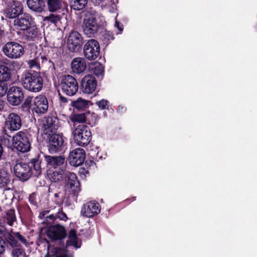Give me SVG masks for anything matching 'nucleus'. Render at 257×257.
I'll return each instance as SVG.
<instances>
[{
	"label": "nucleus",
	"mask_w": 257,
	"mask_h": 257,
	"mask_svg": "<svg viewBox=\"0 0 257 257\" xmlns=\"http://www.w3.org/2000/svg\"><path fill=\"white\" fill-rule=\"evenodd\" d=\"M102 37L107 43L114 39L112 33L109 31H105L102 35Z\"/></svg>",
	"instance_id": "nucleus-44"
},
{
	"label": "nucleus",
	"mask_w": 257,
	"mask_h": 257,
	"mask_svg": "<svg viewBox=\"0 0 257 257\" xmlns=\"http://www.w3.org/2000/svg\"><path fill=\"white\" fill-rule=\"evenodd\" d=\"M6 126L10 131H16L19 130L22 126L21 118L16 113L9 114L5 121Z\"/></svg>",
	"instance_id": "nucleus-16"
},
{
	"label": "nucleus",
	"mask_w": 257,
	"mask_h": 257,
	"mask_svg": "<svg viewBox=\"0 0 257 257\" xmlns=\"http://www.w3.org/2000/svg\"><path fill=\"white\" fill-rule=\"evenodd\" d=\"M87 2L88 0H71L70 4L74 10L79 11L85 7Z\"/></svg>",
	"instance_id": "nucleus-33"
},
{
	"label": "nucleus",
	"mask_w": 257,
	"mask_h": 257,
	"mask_svg": "<svg viewBox=\"0 0 257 257\" xmlns=\"http://www.w3.org/2000/svg\"><path fill=\"white\" fill-rule=\"evenodd\" d=\"M123 109V107L119 106L118 107L117 110H118V111H121V112H122V111Z\"/></svg>",
	"instance_id": "nucleus-55"
},
{
	"label": "nucleus",
	"mask_w": 257,
	"mask_h": 257,
	"mask_svg": "<svg viewBox=\"0 0 257 257\" xmlns=\"http://www.w3.org/2000/svg\"><path fill=\"white\" fill-rule=\"evenodd\" d=\"M63 139L60 135L53 134L49 138V150L51 153L58 151L63 144Z\"/></svg>",
	"instance_id": "nucleus-20"
},
{
	"label": "nucleus",
	"mask_w": 257,
	"mask_h": 257,
	"mask_svg": "<svg viewBox=\"0 0 257 257\" xmlns=\"http://www.w3.org/2000/svg\"><path fill=\"white\" fill-rule=\"evenodd\" d=\"M60 86L62 91L69 96L75 94L78 89V85L76 80L70 75L63 76Z\"/></svg>",
	"instance_id": "nucleus-5"
},
{
	"label": "nucleus",
	"mask_w": 257,
	"mask_h": 257,
	"mask_svg": "<svg viewBox=\"0 0 257 257\" xmlns=\"http://www.w3.org/2000/svg\"><path fill=\"white\" fill-rule=\"evenodd\" d=\"M48 236L53 239H60L66 235L65 228L60 225H56L50 227L47 231Z\"/></svg>",
	"instance_id": "nucleus-19"
},
{
	"label": "nucleus",
	"mask_w": 257,
	"mask_h": 257,
	"mask_svg": "<svg viewBox=\"0 0 257 257\" xmlns=\"http://www.w3.org/2000/svg\"><path fill=\"white\" fill-rule=\"evenodd\" d=\"M14 169L16 176L24 181L28 180L32 175L31 167L25 163H17Z\"/></svg>",
	"instance_id": "nucleus-11"
},
{
	"label": "nucleus",
	"mask_w": 257,
	"mask_h": 257,
	"mask_svg": "<svg viewBox=\"0 0 257 257\" xmlns=\"http://www.w3.org/2000/svg\"><path fill=\"white\" fill-rule=\"evenodd\" d=\"M6 137H8V138H10V137L9 136H8V135H7V136H6Z\"/></svg>",
	"instance_id": "nucleus-57"
},
{
	"label": "nucleus",
	"mask_w": 257,
	"mask_h": 257,
	"mask_svg": "<svg viewBox=\"0 0 257 257\" xmlns=\"http://www.w3.org/2000/svg\"><path fill=\"white\" fill-rule=\"evenodd\" d=\"M100 211V208L99 203L91 201L83 205L81 213L83 216L90 218L96 215Z\"/></svg>",
	"instance_id": "nucleus-15"
},
{
	"label": "nucleus",
	"mask_w": 257,
	"mask_h": 257,
	"mask_svg": "<svg viewBox=\"0 0 257 257\" xmlns=\"http://www.w3.org/2000/svg\"><path fill=\"white\" fill-rule=\"evenodd\" d=\"M67 245H72L78 248L80 246V244L78 240L76 231L74 229H71L68 233V240L67 241Z\"/></svg>",
	"instance_id": "nucleus-29"
},
{
	"label": "nucleus",
	"mask_w": 257,
	"mask_h": 257,
	"mask_svg": "<svg viewBox=\"0 0 257 257\" xmlns=\"http://www.w3.org/2000/svg\"><path fill=\"white\" fill-rule=\"evenodd\" d=\"M99 27L94 13L87 12L83 21L82 28L85 35L91 37L96 34Z\"/></svg>",
	"instance_id": "nucleus-2"
},
{
	"label": "nucleus",
	"mask_w": 257,
	"mask_h": 257,
	"mask_svg": "<svg viewBox=\"0 0 257 257\" xmlns=\"http://www.w3.org/2000/svg\"><path fill=\"white\" fill-rule=\"evenodd\" d=\"M89 102L90 101L80 97L76 100L72 101L71 105L77 109L83 110L88 107Z\"/></svg>",
	"instance_id": "nucleus-31"
},
{
	"label": "nucleus",
	"mask_w": 257,
	"mask_h": 257,
	"mask_svg": "<svg viewBox=\"0 0 257 257\" xmlns=\"http://www.w3.org/2000/svg\"><path fill=\"white\" fill-rule=\"evenodd\" d=\"M14 148L22 153H26L31 149V143L27 134L23 131L16 133L13 137Z\"/></svg>",
	"instance_id": "nucleus-4"
},
{
	"label": "nucleus",
	"mask_w": 257,
	"mask_h": 257,
	"mask_svg": "<svg viewBox=\"0 0 257 257\" xmlns=\"http://www.w3.org/2000/svg\"><path fill=\"white\" fill-rule=\"evenodd\" d=\"M71 68L73 73L80 74L83 72L86 68L85 60L80 57L74 58L71 63Z\"/></svg>",
	"instance_id": "nucleus-22"
},
{
	"label": "nucleus",
	"mask_w": 257,
	"mask_h": 257,
	"mask_svg": "<svg viewBox=\"0 0 257 257\" xmlns=\"http://www.w3.org/2000/svg\"><path fill=\"white\" fill-rule=\"evenodd\" d=\"M34 19L32 17L27 13L24 14L20 17L15 19L14 25L15 27L21 30H26L33 24Z\"/></svg>",
	"instance_id": "nucleus-17"
},
{
	"label": "nucleus",
	"mask_w": 257,
	"mask_h": 257,
	"mask_svg": "<svg viewBox=\"0 0 257 257\" xmlns=\"http://www.w3.org/2000/svg\"><path fill=\"white\" fill-rule=\"evenodd\" d=\"M56 218H58L60 220L66 221L68 219V217L66 214L63 212L62 210L59 211L57 214H56Z\"/></svg>",
	"instance_id": "nucleus-46"
},
{
	"label": "nucleus",
	"mask_w": 257,
	"mask_h": 257,
	"mask_svg": "<svg viewBox=\"0 0 257 257\" xmlns=\"http://www.w3.org/2000/svg\"><path fill=\"white\" fill-rule=\"evenodd\" d=\"M85 159V151L83 149L77 148L70 152L68 161L73 166L81 165Z\"/></svg>",
	"instance_id": "nucleus-12"
},
{
	"label": "nucleus",
	"mask_w": 257,
	"mask_h": 257,
	"mask_svg": "<svg viewBox=\"0 0 257 257\" xmlns=\"http://www.w3.org/2000/svg\"><path fill=\"white\" fill-rule=\"evenodd\" d=\"M45 160L48 166L50 168L49 169H56L58 168V169H61L63 168L65 159L61 156H48L45 157Z\"/></svg>",
	"instance_id": "nucleus-21"
},
{
	"label": "nucleus",
	"mask_w": 257,
	"mask_h": 257,
	"mask_svg": "<svg viewBox=\"0 0 257 257\" xmlns=\"http://www.w3.org/2000/svg\"><path fill=\"white\" fill-rule=\"evenodd\" d=\"M4 238L13 246L16 245V241L14 236L9 232H6L3 235Z\"/></svg>",
	"instance_id": "nucleus-39"
},
{
	"label": "nucleus",
	"mask_w": 257,
	"mask_h": 257,
	"mask_svg": "<svg viewBox=\"0 0 257 257\" xmlns=\"http://www.w3.org/2000/svg\"><path fill=\"white\" fill-rule=\"evenodd\" d=\"M73 135L75 142L79 146L87 145L91 140V132L84 125L77 126L73 132Z\"/></svg>",
	"instance_id": "nucleus-3"
},
{
	"label": "nucleus",
	"mask_w": 257,
	"mask_h": 257,
	"mask_svg": "<svg viewBox=\"0 0 257 257\" xmlns=\"http://www.w3.org/2000/svg\"><path fill=\"white\" fill-rule=\"evenodd\" d=\"M83 43L81 35L76 31L71 32L67 39V44L69 50L72 52L78 51Z\"/></svg>",
	"instance_id": "nucleus-10"
},
{
	"label": "nucleus",
	"mask_w": 257,
	"mask_h": 257,
	"mask_svg": "<svg viewBox=\"0 0 257 257\" xmlns=\"http://www.w3.org/2000/svg\"><path fill=\"white\" fill-rule=\"evenodd\" d=\"M39 51H41V50L39 49L38 51H37L34 59L28 61V64L30 68L39 69L41 62L42 63H43L45 62H47L48 61L46 57L39 52Z\"/></svg>",
	"instance_id": "nucleus-24"
},
{
	"label": "nucleus",
	"mask_w": 257,
	"mask_h": 257,
	"mask_svg": "<svg viewBox=\"0 0 257 257\" xmlns=\"http://www.w3.org/2000/svg\"><path fill=\"white\" fill-rule=\"evenodd\" d=\"M5 251V246L4 240H0V254L3 253Z\"/></svg>",
	"instance_id": "nucleus-49"
},
{
	"label": "nucleus",
	"mask_w": 257,
	"mask_h": 257,
	"mask_svg": "<svg viewBox=\"0 0 257 257\" xmlns=\"http://www.w3.org/2000/svg\"><path fill=\"white\" fill-rule=\"evenodd\" d=\"M32 107L33 110L37 113H45L48 108V102L46 97L42 95L34 97Z\"/></svg>",
	"instance_id": "nucleus-14"
},
{
	"label": "nucleus",
	"mask_w": 257,
	"mask_h": 257,
	"mask_svg": "<svg viewBox=\"0 0 257 257\" xmlns=\"http://www.w3.org/2000/svg\"><path fill=\"white\" fill-rule=\"evenodd\" d=\"M99 43L94 39L88 40L84 46V55L88 60H92L97 58L99 54Z\"/></svg>",
	"instance_id": "nucleus-8"
},
{
	"label": "nucleus",
	"mask_w": 257,
	"mask_h": 257,
	"mask_svg": "<svg viewBox=\"0 0 257 257\" xmlns=\"http://www.w3.org/2000/svg\"><path fill=\"white\" fill-rule=\"evenodd\" d=\"M63 5L61 0H48L47 6L48 10L51 12H56L60 10Z\"/></svg>",
	"instance_id": "nucleus-30"
},
{
	"label": "nucleus",
	"mask_w": 257,
	"mask_h": 257,
	"mask_svg": "<svg viewBox=\"0 0 257 257\" xmlns=\"http://www.w3.org/2000/svg\"><path fill=\"white\" fill-rule=\"evenodd\" d=\"M60 16L56 14H50L44 19V21H48V22H51L53 24H56L60 21Z\"/></svg>",
	"instance_id": "nucleus-38"
},
{
	"label": "nucleus",
	"mask_w": 257,
	"mask_h": 257,
	"mask_svg": "<svg viewBox=\"0 0 257 257\" xmlns=\"http://www.w3.org/2000/svg\"><path fill=\"white\" fill-rule=\"evenodd\" d=\"M48 62V63H49L50 64H51V65H53V64H52V63L51 62V61L50 60H49Z\"/></svg>",
	"instance_id": "nucleus-56"
},
{
	"label": "nucleus",
	"mask_w": 257,
	"mask_h": 257,
	"mask_svg": "<svg viewBox=\"0 0 257 257\" xmlns=\"http://www.w3.org/2000/svg\"><path fill=\"white\" fill-rule=\"evenodd\" d=\"M34 170L36 171V175L41 173L40 162L39 160H34L32 161Z\"/></svg>",
	"instance_id": "nucleus-42"
},
{
	"label": "nucleus",
	"mask_w": 257,
	"mask_h": 257,
	"mask_svg": "<svg viewBox=\"0 0 257 257\" xmlns=\"http://www.w3.org/2000/svg\"><path fill=\"white\" fill-rule=\"evenodd\" d=\"M103 0H91V1L96 5H99Z\"/></svg>",
	"instance_id": "nucleus-52"
},
{
	"label": "nucleus",
	"mask_w": 257,
	"mask_h": 257,
	"mask_svg": "<svg viewBox=\"0 0 257 257\" xmlns=\"http://www.w3.org/2000/svg\"><path fill=\"white\" fill-rule=\"evenodd\" d=\"M69 118L73 122L83 123L85 122L86 117L84 113H73L69 116Z\"/></svg>",
	"instance_id": "nucleus-35"
},
{
	"label": "nucleus",
	"mask_w": 257,
	"mask_h": 257,
	"mask_svg": "<svg viewBox=\"0 0 257 257\" xmlns=\"http://www.w3.org/2000/svg\"><path fill=\"white\" fill-rule=\"evenodd\" d=\"M20 82L24 88L27 90L38 92L41 90L43 81L39 73L25 71L22 75Z\"/></svg>",
	"instance_id": "nucleus-1"
},
{
	"label": "nucleus",
	"mask_w": 257,
	"mask_h": 257,
	"mask_svg": "<svg viewBox=\"0 0 257 257\" xmlns=\"http://www.w3.org/2000/svg\"><path fill=\"white\" fill-rule=\"evenodd\" d=\"M11 78V73L8 67L0 65V82L9 81Z\"/></svg>",
	"instance_id": "nucleus-28"
},
{
	"label": "nucleus",
	"mask_w": 257,
	"mask_h": 257,
	"mask_svg": "<svg viewBox=\"0 0 257 257\" xmlns=\"http://www.w3.org/2000/svg\"><path fill=\"white\" fill-rule=\"evenodd\" d=\"M66 172L67 171L63 169L55 170L49 169L47 171V175L52 182H57L63 180Z\"/></svg>",
	"instance_id": "nucleus-25"
},
{
	"label": "nucleus",
	"mask_w": 257,
	"mask_h": 257,
	"mask_svg": "<svg viewBox=\"0 0 257 257\" xmlns=\"http://www.w3.org/2000/svg\"><path fill=\"white\" fill-rule=\"evenodd\" d=\"M108 101L106 100L102 99L98 102L97 104L99 108L104 109L108 107Z\"/></svg>",
	"instance_id": "nucleus-45"
},
{
	"label": "nucleus",
	"mask_w": 257,
	"mask_h": 257,
	"mask_svg": "<svg viewBox=\"0 0 257 257\" xmlns=\"http://www.w3.org/2000/svg\"><path fill=\"white\" fill-rule=\"evenodd\" d=\"M3 49L5 55L11 59H18L24 53L23 47L15 42L7 43L4 46Z\"/></svg>",
	"instance_id": "nucleus-6"
},
{
	"label": "nucleus",
	"mask_w": 257,
	"mask_h": 257,
	"mask_svg": "<svg viewBox=\"0 0 257 257\" xmlns=\"http://www.w3.org/2000/svg\"><path fill=\"white\" fill-rule=\"evenodd\" d=\"M91 71L97 76H102L104 73V67L99 62L91 63L89 66Z\"/></svg>",
	"instance_id": "nucleus-32"
},
{
	"label": "nucleus",
	"mask_w": 257,
	"mask_h": 257,
	"mask_svg": "<svg viewBox=\"0 0 257 257\" xmlns=\"http://www.w3.org/2000/svg\"><path fill=\"white\" fill-rule=\"evenodd\" d=\"M4 108V102L0 100V110L3 109Z\"/></svg>",
	"instance_id": "nucleus-54"
},
{
	"label": "nucleus",
	"mask_w": 257,
	"mask_h": 257,
	"mask_svg": "<svg viewBox=\"0 0 257 257\" xmlns=\"http://www.w3.org/2000/svg\"><path fill=\"white\" fill-rule=\"evenodd\" d=\"M34 98L31 96H28L25 101V105L27 106L31 105L32 106V104H33Z\"/></svg>",
	"instance_id": "nucleus-48"
},
{
	"label": "nucleus",
	"mask_w": 257,
	"mask_h": 257,
	"mask_svg": "<svg viewBox=\"0 0 257 257\" xmlns=\"http://www.w3.org/2000/svg\"><path fill=\"white\" fill-rule=\"evenodd\" d=\"M24 94L21 88L17 86L11 87L7 94L8 102L13 105H18L22 101Z\"/></svg>",
	"instance_id": "nucleus-9"
},
{
	"label": "nucleus",
	"mask_w": 257,
	"mask_h": 257,
	"mask_svg": "<svg viewBox=\"0 0 257 257\" xmlns=\"http://www.w3.org/2000/svg\"><path fill=\"white\" fill-rule=\"evenodd\" d=\"M115 26L116 27L118 28V29L119 30H120V31L122 30V28L120 26L119 23L118 22H117L116 21L115 22Z\"/></svg>",
	"instance_id": "nucleus-53"
},
{
	"label": "nucleus",
	"mask_w": 257,
	"mask_h": 257,
	"mask_svg": "<svg viewBox=\"0 0 257 257\" xmlns=\"http://www.w3.org/2000/svg\"><path fill=\"white\" fill-rule=\"evenodd\" d=\"M97 82L95 78L91 75H85L81 80V88L86 94H91L96 89Z\"/></svg>",
	"instance_id": "nucleus-13"
},
{
	"label": "nucleus",
	"mask_w": 257,
	"mask_h": 257,
	"mask_svg": "<svg viewBox=\"0 0 257 257\" xmlns=\"http://www.w3.org/2000/svg\"><path fill=\"white\" fill-rule=\"evenodd\" d=\"M8 91V85L6 82H0V97L4 96Z\"/></svg>",
	"instance_id": "nucleus-41"
},
{
	"label": "nucleus",
	"mask_w": 257,
	"mask_h": 257,
	"mask_svg": "<svg viewBox=\"0 0 257 257\" xmlns=\"http://www.w3.org/2000/svg\"><path fill=\"white\" fill-rule=\"evenodd\" d=\"M5 230V227L3 225L0 224V234L3 235L5 234V233H6Z\"/></svg>",
	"instance_id": "nucleus-50"
},
{
	"label": "nucleus",
	"mask_w": 257,
	"mask_h": 257,
	"mask_svg": "<svg viewBox=\"0 0 257 257\" xmlns=\"http://www.w3.org/2000/svg\"><path fill=\"white\" fill-rule=\"evenodd\" d=\"M15 236L17 237L19 240L21 241L24 244L27 245V240L23 237L21 234H20L19 232H17L15 233Z\"/></svg>",
	"instance_id": "nucleus-47"
},
{
	"label": "nucleus",
	"mask_w": 257,
	"mask_h": 257,
	"mask_svg": "<svg viewBox=\"0 0 257 257\" xmlns=\"http://www.w3.org/2000/svg\"><path fill=\"white\" fill-rule=\"evenodd\" d=\"M47 250V254L50 257H72V255L68 254L64 248H52L48 245Z\"/></svg>",
	"instance_id": "nucleus-26"
},
{
	"label": "nucleus",
	"mask_w": 257,
	"mask_h": 257,
	"mask_svg": "<svg viewBox=\"0 0 257 257\" xmlns=\"http://www.w3.org/2000/svg\"><path fill=\"white\" fill-rule=\"evenodd\" d=\"M67 177V185L73 192H77L80 191V184L77 180L76 175L72 172L67 171L66 173Z\"/></svg>",
	"instance_id": "nucleus-23"
},
{
	"label": "nucleus",
	"mask_w": 257,
	"mask_h": 257,
	"mask_svg": "<svg viewBox=\"0 0 257 257\" xmlns=\"http://www.w3.org/2000/svg\"><path fill=\"white\" fill-rule=\"evenodd\" d=\"M27 3L30 9L37 12H42L45 7L43 0H28Z\"/></svg>",
	"instance_id": "nucleus-27"
},
{
	"label": "nucleus",
	"mask_w": 257,
	"mask_h": 257,
	"mask_svg": "<svg viewBox=\"0 0 257 257\" xmlns=\"http://www.w3.org/2000/svg\"><path fill=\"white\" fill-rule=\"evenodd\" d=\"M59 126V119L57 117H48L43 123L44 133L50 136V133L55 132Z\"/></svg>",
	"instance_id": "nucleus-18"
},
{
	"label": "nucleus",
	"mask_w": 257,
	"mask_h": 257,
	"mask_svg": "<svg viewBox=\"0 0 257 257\" xmlns=\"http://www.w3.org/2000/svg\"><path fill=\"white\" fill-rule=\"evenodd\" d=\"M23 11L22 3L16 0H8L4 11L5 16L9 19L16 18Z\"/></svg>",
	"instance_id": "nucleus-7"
},
{
	"label": "nucleus",
	"mask_w": 257,
	"mask_h": 257,
	"mask_svg": "<svg viewBox=\"0 0 257 257\" xmlns=\"http://www.w3.org/2000/svg\"><path fill=\"white\" fill-rule=\"evenodd\" d=\"M10 182V174L5 169L0 170V188L5 187Z\"/></svg>",
	"instance_id": "nucleus-34"
},
{
	"label": "nucleus",
	"mask_w": 257,
	"mask_h": 257,
	"mask_svg": "<svg viewBox=\"0 0 257 257\" xmlns=\"http://www.w3.org/2000/svg\"><path fill=\"white\" fill-rule=\"evenodd\" d=\"M59 99L60 103H65L67 102V99L64 96H60Z\"/></svg>",
	"instance_id": "nucleus-51"
},
{
	"label": "nucleus",
	"mask_w": 257,
	"mask_h": 257,
	"mask_svg": "<svg viewBox=\"0 0 257 257\" xmlns=\"http://www.w3.org/2000/svg\"><path fill=\"white\" fill-rule=\"evenodd\" d=\"M26 30H27L28 37L31 39L36 38L39 35V31L34 22L33 24Z\"/></svg>",
	"instance_id": "nucleus-36"
},
{
	"label": "nucleus",
	"mask_w": 257,
	"mask_h": 257,
	"mask_svg": "<svg viewBox=\"0 0 257 257\" xmlns=\"http://www.w3.org/2000/svg\"><path fill=\"white\" fill-rule=\"evenodd\" d=\"M7 220L9 225L12 226L13 225L14 222L16 220L14 209H11L8 211L7 212Z\"/></svg>",
	"instance_id": "nucleus-37"
},
{
	"label": "nucleus",
	"mask_w": 257,
	"mask_h": 257,
	"mask_svg": "<svg viewBox=\"0 0 257 257\" xmlns=\"http://www.w3.org/2000/svg\"><path fill=\"white\" fill-rule=\"evenodd\" d=\"M48 213V211L42 212L40 213V214L39 215V217L41 219L46 218L47 220L50 219V221L52 222L55 220V219L56 218V214L55 215L50 214V215L46 216V215Z\"/></svg>",
	"instance_id": "nucleus-40"
},
{
	"label": "nucleus",
	"mask_w": 257,
	"mask_h": 257,
	"mask_svg": "<svg viewBox=\"0 0 257 257\" xmlns=\"http://www.w3.org/2000/svg\"><path fill=\"white\" fill-rule=\"evenodd\" d=\"M13 257H26L24 251L21 249H15L13 250Z\"/></svg>",
	"instance_id": "nucleus-43"
}]
</instances>
